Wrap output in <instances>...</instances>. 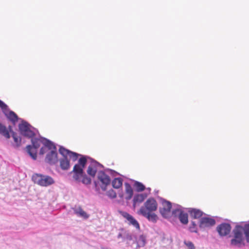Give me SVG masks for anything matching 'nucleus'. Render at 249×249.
<instances>
[{
	"instance_id": "aec40b11",
	"label": "nucleus",
	"mask_w": 249,
	"mask_h": 249,
	"mask_svg": "<svg viewBox=\"0 0 249 249\" xmlns=\"http://www.w3.org/2000/svg\"><path fill=\"white\" fill-rule=\"evenodd\" d=\"M146 196L143 194H137L133 198V207H135L137 204L142 203L145 199Z\"/></svg>"
},
{
	"instance_id": "2eb2a0df",
	"label": "nucleus",
	"mask_w": 249,
	"mask_h": 249,
	"mask_svg": "<svg viewBox=\"0 0 249 249\" xmlns=\"http://www.w3.org/2000/svg\"><path fill=\"white\" fill-rule=\"evenodd\" d=\"M145 237L143 235H141L135 238V241L133 243L132 247L134 249H137L138 248L144 247L145 245Z\"/></svg>"
},
{
	"instance_id": "39448f33",
	"label": "nucleus",
	"mask_w": 249,
	"mask_h": 249,
	"mask_svg": "<svg viewBox=\"0 0 249 249\" xmlns=\"http://www.w3.org/2000/svg\"><path fill=\"white\" fill-rule=\"evenodd\" d=\"M31 138L33 145H27L26 147L27 151L28 153L34 160H36L37 157V150L40 147L41 144L43 143V142L40 139L33 137Z\"/></svg>"
},
{
	"instance_id": "6e6552de",
	"label": "nucleus",
	"mask_w": 249,
	"mask_h": 249,
	"mask_svg": "<svg viewBox=\"0 0 249 249\" xmlns=\"http://www.w3.org/2000/svg\"><path fill=\"white\" fill-rule=\"evenodd\" d=\"M158 204L154 198H149L144 203V206L141 208H144L145 212H153L157 210Z\"/></svg>"
},
{
	"instance_id": "20e7f679",
	"label": "nucleus",
	"mask_w": 249,
	"mask_h": 249,
	"mask_svg": "<svg viewBox=\"0 0 249 249\" xmlns=\"http://www.w3.org/2000/svg\"><path fill=\"white\" fill-rule=\"evenodd\" d=\"M33 181L41 186L47 187L54 183L53 178L49 176L39 174H35L32 176Z\"/></svg>"
},
{
	"instance_id": "f3484780",
	"label": "nucleus",
	"mask_w": 249,
	"mask_h": 249,
	"mask_svg": "<svg viewBox=\"0 0 249 249\" xmlns=\"http://www.w3.org/2000/svg\"><path fill=\"white\" fill-rule=\"evenodd\" d=\"M125 186V196L124 198L126 200H130L133 195V191L131 185L128 183H125L124 184Z\"/></svg>"
},
{
	"instance_id": "423d86ee",
	"label": "nucleus",
	"mask_w": 249,
	"mask_h": 249,
	"mask_svg": "<svg viewBox=\"0 0 249 249\" xmlns=\"http://www.w3.org/2000/svg\"><path fill=\"white\" fill-rule=\"evenodd\" d=\"M0 107L5 116L13 124L18 121V115L13 111L10 110L8 106L0 100Z\"/></svg>"
},
{
	"instance_id": "dca6fc26",
	"label": "nucleus",
	"mask_w": 249,
	"mask_h": 249,
	"mask_svg": "<svg viewBox=\"0 0 249 249\" xmlns=\"http://www.w3.org/2000/svg\"><path fill=\"white\" fill-rule=\"evenodd\" d=\"M215 224L214 219L208 217H202L200 220L199 226L201 228L210 227L214 225Z\"/></svg>"
},
{
	"instance_id": "2f4dec72",
	"label": "nucleus",
	"mask_w": 249,
	"mask_h": 249,
	"mask_svg": "<svg viewBox=\"0 0 249 249\" xmlns=\"http://www.w3.org/2000/svg\"><path fill=\"white\" fill-rule=\"evenodd\" d=\"M123 237V233H120L118 235V238H121Z\"/></svg>"
},
{
	"instance_id": "cd10ccee",
	"label": "nucleus",
	"mask_w": 249,
	"mask_h": 249,
	"mask_svg": "<svg viewBox=\"0 0 249 249\" xmlns=\"http://www.w3.org/2000/svg\"><path fill=\"white\" fill-rule=\"evenodd\" d=\"M107 195L111 198H116L117 196L116 192L112 189L109 190L107 192Z\"/></svg>"
},
{
	"instance_id": "412c9836",
	"label": "nucleus",
	"mask_w": 249,
	"mask_h": 249,
	"mask_svg": "<svg viewBox=\"0 0 249 249\" xmlns=\"http://www.w3.org/2000/svg\"><path fill=\"white\" fill-rule=\"evenodd\" d=\"M60 165L63 170H68L70 168V161L68 160L67 157H64L63 159L60 160Z\"/></svg>"
},
{
	"instance_id": "f03ea898",
	"label": "nucleus",
	"mask_w": 249,
	"mask_h": 249,
	"mask_svg": "<svg viewBox=\"0 0 249 249\" xmlns=\"http://www.w3.org/2000/svg\"><path fill=\"white\" fill-rule=\"evenodd\" d=\"M87 159L85 157H82L78 160V163L76 164L72 170L73 173V178L77 182H81L83 184L88 185L91 183V179L86 175H83V169L87 163Z\"/></svg>"
},
{
	"instance_id": "7ed1b4c3",
	"label": "nucleus",
	"mask_w": 249,
	"mask_h": 249,
	"mask_svg": "<svg viewBox=\"0 0 249 249\" xmlns=\"http://www.w3.org/2000/svg\"><path fill=\"white\" fill-rule=\"evenodd\" d=\"M44 145L41 148L40 155L47 153L45 161L50 164H54L58 161L56 147L54 144L49 140L43 143Z\"/></svg>"
},
{
	"instance_id": "1a4fd4ad",
	"label": "nucleus",
	"mask_w": 249,
	"mask_h": 249,
	"mask_svg": "<svg viewBox=\"0 0 249 249\" xmlns=\"http://www.w3.org/2000/svg\"><path fill=\"white\" fill-rule=\"evenodd\" d=\"M162 208L160 209V213L163 217L167 218L170 215L172 204L169 201L164 200L162 202Z\"/></svg>"
},
{
	"instance_id": "393cba45",
	"label": "nucleus",
	"mask_w": 249,
	"mask_h": 249,
	"mask_svg": "<svg viewBox=\"0 0 249 249\" xmlns=\"http://www.w3.org/2000/svg\"><path fill=\"white\" fill-rule=\"evenodd\" d=\"M134 187H135L137 192H140L144 191L145 189V186L140 182L136 181L134 183Z\"/></svg>"
},
{
	"instance_id": "f704fd0d",
	"label": "nucleus",
	"mask_w": 249,
	"mask_h": 249,
	"mask_svg": "<svg viewBox=\"0 0 249 249\" xmlns=\"http://www.w3.org/2000/svg\"><path fill=\"white\" fill-rule=\"evenodd\" d=\"M120 197L121 198H123V194L120 195Z\"/></svg>"
},
{
	"instance_id": "f257e3e1",
	"label": "nucleus",
	"mask_w": 249,
	"mask_h": 249,
	"mask_svg": "<svg viewBox=\"0 0 249 249\" xmlns=\"http://www.w3.org/2000/svg\"><path fill=\"white\" fill-rule=\"evenodd\" d=\"M233 233L234 238L231 241L232 246L240 247L244 245L243 233L245 235L247 241L249 242V224H245L244 226H236Z\"/></svg>"
},
{
	"instance_id": "473e14b6",
	"label": "nucleus",
	"mask_w": 249,
	"mask_h": 249,
	"mask_svg": "<svg viewBox=\"0 0 249 249\" xmlns=\"http://www.w3.org/2000/svg\"><path fill=\"white\" fill-rule=\"evenodd\" d=\"M192 224L193 227H196V224H195V222H192Z\"/></svg>"
},
{
	"instance_id": "9b49d317",
	"label": "nucleus",
	"mask_w": 249,
	"mask_h": 249,
	"mask_svg": "<svg viewBox=\"0 0 249 249\" xmlns=\"http://www.w3.org/2000/svg\"><path fill=\"white\" fill-rule=\"evenodd\" d=\"M98 178L102 183L101 188L102 189L105 190L106 186L110 184V179L109 177L104 172L101 171L98 174Z\"/></svg>"
},
{
	"instance_id": "bb28decb",
	"label": "nucleus",
	"mask_w": 249,
	"mask_h": 249,
	"mask_svg": "<svg viewBox=\"0 0 249 249\" xmlns=\"http://www.w3.org/2000/svg\"><path fill=\"white\" fill-rule=\"evenodd\" d=\"M12 137L17 146H19L20 145L21 139L18 137L17 134L13 131L12 132Z\"/></svg>"
},
{
	"instance_id": "f8f14e48",
	"label": "nucleus",
	"mask_w": 249,
	"mask_h": 249,
	"mask_svg": "<svg viewBox=\"0 0 249 249\" xmlns=\"http://www.w3.org/2000/svg\"><path fill=\"white\" fill-rule=\"evenodd\" d=\"M120 213L128 221L129 225H132L137 229H140L139 223L131 215L125 212H121Z\"/></svg>"
},
{
	"instance_id": "6ab92c4d",
	"label": "nucleus",
	"mask_w": 249,
	"mask_h": 249,
	"mask_svg": "<svg viewBox=\"0 0 249 249\" xmlns=\"http://www.w3.org/2000/svg\"><path fill=\"white\" fill-rule=\"evenodd\" d=\"M73 210L74 213L79 217H83L84 219H87L89 217V215L80 207L75 208Z\"/></svg>"
},
{
	"instance_id": "b1692460",
	"label": "nucleus",
	"mask_w": 249,
	"mask_h": 249,
	"mask_svg": "<svg viewBox=\"0 0 249 249\" xmlns=\"http://www.w3.org/2000/svg\"><path fill=\"white\" fill-rule=\"evenodd\" d=\"M0 134L4 136L6 139L10 138V134L6 126L1 123H0Z\"/></svg>"
},
{
	"instance_id": "c756f323",
	"label": "nucleus",
	"mask_w": 249,
	"mask_h": 249,
	"mask_svg": "<svg viewBox=\"0 0 249 249\" xmlns=\"http://www.w3.org/2000/svg\"><path fill=\"white\" fill-rule=\"evenodd\" d=\"M125 238L127 241H130L133 239L132 235L131 234H129V233H126L125 234Z\"/></svg>"
},
{
	"instance_id": "0eeeda50",
	"label": "nucleus",
	"mask_w": 249,
	"mask_h": 249,
	"mask_svg": "<svg viewBox=\"0 0 249 249\" xmlns=\"http://www.w3.org/2000/svg\"><path fill=\"white\" fill-rule=\"evenodd\" d=\"M19 131L22 135L28 138H32L34 132L30 129V125L26 122L20 124L18 125Z\"/></svg>"
},
{
	"instance_id": "4468645a",
	"label": "nucleus",
	"mask_w": 249,
	"mask_h": 249,
	"mask_svg": "<svg viewBox=\"0 0 249 249\" xmlns=\"http://www.w3.org/2000/svg\"><path fill=\"white\" fill-rule=\"evenodd\" d=\"M139 213L153 222H156L158 219V216L155 213L153 212L146 213L144 208H140Z\"/></svg>"
},
{
	"instance_id": "9d476101",
	"label": "nucleus",
	"mask_w": 249,
	"mask_h": 249,
	"mask_svg": "<svg viewBox=\"0 0 249 249\" xmlns=\"http://www.w3.org/2000/svg\"><path fill=\"white\" fill-rule=\"evenodd\" d=\"M59 152L64 157L69 156L73 161H75L78 159V157L81 156L80 154L72 152L62 146L60 147Z\"/></svg>"
},
{
	"instance_id": "a211bd4d",
	"label": "nucleus",
	"mask_w": 249,
	"mask_h": 249,
	"mask_svg": "<svg viewBox=\"0 0 249 249\" xmlns=\"http://www.w3.org/2000/svg\"><path fill=\"white\" fill-rule=\"evenodd\" d=\"M188 212L191 217L195 219L199 218L203 215V212L196 209H190Z\"/></svg>"
},
{
	"instance_id": "72a5a7b5",
	"label": "nucleus",
	"mask_w": 249,
	"mask_h": 249,
	"mask_svg": "<svg viewBox=\"0 0 249 249\" xmlns=\"http://www.w3.org/2000/svg\"><path fill=\"white\" fill-rule=\"evenodd\" d=\"M8 129H9L10 131H11V129H12V127H11V126H9L8 127Z\"/></svg>"
},
{
	"instance_id": "a878e982",
	"label": "nucleus",
	"mask_w": 249,
	"mask_h": 249,
	"mask_svg": "<svg viewBox=\"0 0 249 249\" xmlns=\"http://www.w3.org/2000/svg\"><path fill=\"white\" fill-rule=\"evenodd\" d=\"M97 172L96 168L93 165H89L88 167L87 173L88 174L92 177H94Z\"/></svg>"
},
{
	"instance_id": "c85d7f7f",
	"label": "nucleus",
	"mask_w": 249,
	"mask_h": 249,
	"mask_svg": "<svg viewBox=\"0 0 249 249\" xmlns=\"http://www.w3.org/2000/svg\"><path fill=\"white\" fill-rule=\"evenodd\" d=\"M184 244L189 249H195V247L194 244L190 241H184Z\"/></svg>"
},
{
	"instance_id": "4be33fe9",
	"label": "nucleus",
	"mask_w": 249,
	"mask_h": 249,
	"mask_svg": "<svg viewBox=\"0 0 249 249\" xmlns=\"http://www.w3.org/2000/svg\"><path fill=\"white\" fill-rule=\"evenodd\" d=\"M123 179L120 178H115L112 182V185L113 188L119 189L122 186Z\"/></svg>"
},
{
	"instance_id": "5701e85b",
	"label": "nucleus",
	"mask_w": 249,
	"mask_h": 249,
	"mask_svg": "<svg viewBox=\"0 0 249 249\" xmlns=\"http://www.w3.org/2000/svg\"><path fill=\"white\" fill-rule=\"evenodd\" d=\"M179 219L182 224H187L188 222V214L180 211L179 214Z\"/></svg>"
},
{
	"instance_id": "ddd939ff",
	"label": "nucleus",
	"mask_w": 249,
	"mask_h": 249,
	"mask_svg": "<svg viewBox=\"0 0 249 249\" xmlns=\"http://www.w3.org/2000/svg\"><path fill=\"white\" fill-rule=\"evenodd\" d=\"M231 226L228 223H222L217 227V231L221 236H225L230 233Z\"/></svg>"
},
{
	"instance_id": "7c9ffc66",
	"label": "nucleus",
	"mask_w": 249,
	"mask_h": 249,
	"mask_svg": "<svg viewBox=\"0 0 249 249\" xmlns=\"http://www.w3.org/2000/svg\"><path fill=\"white\" fill-rule=\"evenodd\" d=\"M190 230L191 232H196V227H190Z\"/></svg>"
}]
</instances>
